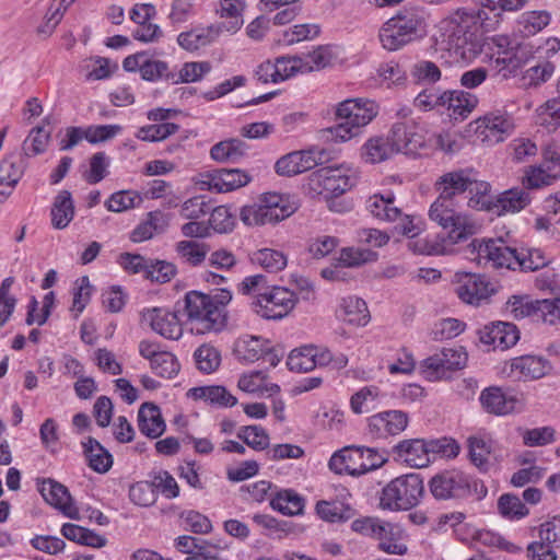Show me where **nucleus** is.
I'll use <instances>...</instances> for the list:
<instances>
[{
	"mask_svg": "<svg viewBox=\"0 0 560 560\" xmlns=\"http://www.w3.org/2000/svg\"><path fill=\"white\" fill-rule=\"evenodd\" d=\"M470 179L465 171L441 176L436 183L440 196L429 210L430 219L447 232L448 240L454 244L468 240L479 230L478 223L470 215L453 206V197L466 192Z\"/></svg>",
	"mask_w": 560,
	"mask_h": 560,
	"instance_id": "obj_1",
	"label": "nucleus"
},
{
	"mask_svg": "<svg viewBox=\"0 0 560 560\" xmlns=\"http://www.w3.org/2000/svg\"><path fill=\"white\" fill-rule=\"evenodd\" d=\"M495 20L474 10L457 9L440 22L442 37L463 60H472L482 50V33L493 31Z\"/></svg>",
	"mask_w": 560,
	"mask_h": 560,
	"instance_id": "obj_2",
	"label": "nucleus"
},
{
	"mask_svg": "<svg viewBox=\"0 0 560 560\" xmlns=\"http://www.w3.org/2000/svg\"><path fill=\"white\" fill-rule=\"evenodd\" d=\"M424 32L423 10L415 7L404 8L382 25L378 37L385 49L395 51L421 38Z\"/></svg>",
	"mask_w": 560,
	"mask_h": 560,
	"instance_id": "obj_3",
	"label": "nucleus"
},
{
	"mask_svg": "<svg viewBox=\"0 0 560 560\" xmlns=\"http://www.w3.org/2000/svg\"><path fill=\"white\" fill-rule=\"evenodd\" d=\"M429 489L436 500L472 497L480 501L488 493V489L481 480L459 469H446L434 475L429 481Z\"/></svg>",
	"mask_w": 560,
	"mask_h": 560,
	"instance_id": "obj_4",
	"label": "nucleus"
},
{
	"mask_svg": "<svg viewBox=\"0 0 560 560\" xmlns=\"http://www.w3.org/2000/svg\"><path fill=\"white\" fill-rule=\"evenodd\" d=\"M378 106L374 101L351 98L339 103L336 117L339 121L328 129L336 141H347L357 137L363 127L377 115Z\"/></svg>",
	"mask_w": 560,
	"mask_h": 560,
	"instance_id": "obj_5",
	"label": "nucleus"
},
{
	"mask_svg": "<svg viewBox=\"0 0 560 560\" xmlns=\"http://www.w3.org/2000/svg\"><path fill=\"white\" fill-rule=\"evenodd\" d=\"M423 493L424 485L419 474L402 475L383 488L380 506L388 511H407L420 503Z\"/></svg>",
	"mask_w": 560,
	"mask_h": 560,
	"instance_id": "obj_6",
	"label": "nucleus"
},
{
	"mask_svg": "<svg viewBox=\"0 0 560 560\" xmlns=\"http://www.w3.org/2000/svg\"><path fill=\"white\" fill-rule=\"evenodd\" d=\"M357 182L355 171L347 165L318 170L311 179L312 189L325 199H330L351 189Z\"/></svg>",
	"mask_w": 560,
	"mask_h": 560,
	"instance_id": "obj_7",
	"label": "nucleus"
},
{
	"mask_svg": "<svg viewBox=\"0 0 560 560\" xmlns=\"http://www.w3.org/2000/svg\"><path fill=\"white\" fill-rule=\"evenodd\" d=\"M472 243L476 257L474 260L485 268L517 270V248L510 247L502 238L481 241L477 246Z\"/></svg>",
	"mask_w": 560,
	"mask_h": 560,
	"instance_id": "obj_8",
	"label": "nucleus"
},
{
	"mask_svg": "<svg viewBox=\"0 0 560 560\" xmlns=\"http://www.w3.org/2000/svg\"><path fill=\"white\" fill-rule=\"evenodd\" d=\"M231 301L232 292L228 289H215L211 294L192 290L184 298L187 315H220Z\"/></svg>",
	"mask_w": 560,
	"mask_h": 560,
	"instance_id": "obj_9",
	"label": "nucleus"
},
{
	"mask_svg": "<svg viewBox=\"0 0 560 560\" xmlns=\"http://www.w3.org/2000/svg\"><path fill=\"white\" fill-rule=\"evenodd\" d=\"M250 182V176L238 168H220L199 174L196 184L201 190L229 192Z\"/></svg>",
	"mask_w": 560,
	"mask_h": 560,
	"instance_id": "obj_10",
	"label": "nucleus"
},
{
	"mask_svg": "<svg viewBox=\"0 0 560 560\" xmlns=\"http://www.w3.org/2000/svg\"><path fill=\"white\" fill-rule=\"evenodd\" d=\"M408 423V413L402 410L382 411L368 419L366 434L373 440H385L404 432Z\"/></svg>",
	"mask_w": 560,
	"mask_h": 560,
	"instance_id": "obj_11",
	"label": "nucleus"
},
{
	"mask_svg": "<svg viewBox=\"0 0 560 560\" xmlns=\"http://www.w3.org/2000/svg\"><path fill=\"white\" fill-rule=\"evenodd\" d=\"M454 283L457 296L467 304L479 305L493 293L491 283L480 275L456 272Z\"/></svg>",
	"mask_w": 560,
	"mask_h": 560,
	"instance_id": "obj_12",
	"label": "nucleus"
},
{
	"mask_svg": "<svg viewBox=\"0 0 560 560\" xmlns=\"http://www.w3.org/2000/svg\"><path fill=\"white\" fill-rule=\"evenodd\" d=\"M512 315H560V298L537 300L530 295H512L506 302Z\"/></svg>",
	"mask_w": 560,
	"mask_h": 560,
	"instance_id": "obj_13",
	"label": "nucleus"
},
{
	"mask_svg": "<svg viewBox=\"0 0 560 560\" xmlns=\"http://www.w3.org/2000/svg\"><path fill=\"white\" fill-rule=\"evenodd\" d=\"M37 490L48 504L58 509L65 516L72 520L79 518V511L73 505L67 487L48 478L37 480Z\"/></svg>",
	"mask_w": 560,
	"mask_h": 560,
	"instance_id": "obj_14",
	"label": "nucleus"
},
{
	"mask_svg": "<svg viewBox=\"0 0 560 560\" xmlns=\"http://www.w3.org/2000/svg\"><path fill=\"white\" fill-rule=\"evenodd\" d=\"M388 139L394 153L400 152L406 155H413L424 145V138L420 128L412 121L396 122L392 127Z\"/></svg>",
	"mask_w": 560,
	"mask_h": 560,
	"instance_id": "obj_15",
	"label": "nucleus"
},
{
	"mask_svg": "<svg viewBox=\"0 0 560 560\" xmlns=\"http://www.w3.org/2000/svg\"><path fill=\"white\" fill-rule=\"evenodd\" d=\"M477 130L483 139L497 143L504 141L515 129L513 117L501 110L487 113L477 120Z\"/></svg>",
	"mask_w": 560,
	"mask_h": 560,
	"instance_id": "obj_16",
	"label": "nucleus"
},
{
	"mask_svg": "<svg viewBox=\"0 0 560 560\" xmlns=\"http://www.w3.org/2000/svg\"><path fill=\"white\" fill-rule=\"evenodd\" d=\"M390 454L396 462L413 468L427 467L431 462L424 439L402 440L392 447Z\"/></svg>",
	"mask_w": 560,
	"mask_h": 560,
	"instance_id": "obj_17",
	"label": "nucleus"
},
{
	"mask_svg": "<svg viewBox=\"0 0 560 560\" xmlns=\"http://www.w3.org/2000/svg\"><path fill=\"white\" fill-rule=\"evenodd\" d=\"M480 341L492 350H506L520 339V331L512 323L497 322L479 331Z\"/></svg>",
	"mask_w": 560,
	"mask_h": 560,
	"instance_id": "obj_18",
	"label": "nucleus"
},
{
	"mask_svg": "<svg viewBox=\"0 0 560 560\" xmlns=\"http://www.w3.org/2000/svg\"><path fill=\"white\" fill-rule=\"evenodd\" d=\"M222 33L223 26H214L213 24L198 25L180 32L177 35L176 42L182 49L188 52H196L213 44Z\"/></svg>",
	"mask_w": 560,
	"mask_h": 560,
	"instance_id": "obj_19",
	"label": "nucleus"
},
{
	"mask_svg": "<svg viewBox=\"0 0 560 560\" xmlns=\"http://www.w3.org/2000/svg\"><path fill=\"white\" fill-rule=\"evenodd\" d=\"M360 459V447L348 446L331 455L328 467L337 475L361 476L366 474V466H361Z\"/></svg>",
	"mask_w": 560,
	"mask_h": 560,
	"instance_id": "obj_20",
	"label": "nucleus"
},
{
	"mask_svg": "<svg viewBox=\"0 0 560 560\" xmlns=\"http://www.w3.org/2000/svg\"><path fill=\"white\" fill-rule=\"evenodd\" d=\"M339 500H322L315 505L319 518L328 523H345L355 515V510L346 500L350 497L349 491L342 488Z\"/></svg>",
	"mask_w": 560,
	"mask_h": 560,
	"instance_id": "obj_21",
	"label": "nucleus"
},
{
	"mask_svg": "<svg viewBox=\"0 0 560 560\" xmlns=\"http://www.w3.org/2000/svg\"><path fill=\"white\" fill-rule=\"evenodd\" d=\"M479 401L488 413L504 416L514 411L517 399L506 395L501 387L490 386L480 393Z\"/></svg>",
	"mask_w": 560,
	"mask_h": 560,
	"instance_id": "obj_22",
	"label": "nucleus"
},
{
	"mask_svg": "<svg viewBox=\"0 0 560 560\" xmlns=\"http://www.w3.org/2000/svg\"><path fill=\"white\" fill-rule=\"evenodd\" d=\"M187 397L195 400H203L211 406L220 408H229L237 404V398L221 385L198 386L189 388L187 392Z\"/></svg>",
	"mask_w": 560,
	"mask_h": 560,
	"instance_id": "obj_23",
	"label": "nucleus"
},
{
	"mask_svg": "<svg viewBox=\"0 0 560 560\" xmlns=\"http://www.w3.org/2000/svg\"><path fill=\"white\" fill-rule=\"evenodd\" d=\"M295 293L284 287H275L270 292H265L258 304L273 312V315H288L296 304Z\"/></svg>",
	"mask_w": 560,
	"mask_h": 560,
	"instance_id": "obj_24",
	"label": "nucleus"
},
{
	"mask_svg": "<svg viewBox=\"0 0 560 560\" xmlns=\"http://www.w3.org/2000/svg\"><path fill=\"white\" fill-rule=\"evenodd\" d=\"M551 369L550 362L542 357L526 354L511 361V371L518 373L524 380H539Z\"/></svg>",
	"mask_w": 560,
	"mask_h": 560,
	"instance_id": "obj_25",
	"label": "nucleus"
},
{
	"mask_svg": "<svg viewBox=\"0 0 560 560\" xmlns=\"http://www.w3.org/2000/svg\"><path fill=\"white\" fill-rule=\"evenodd\" d=\"M478 97L462 90H446L443 109L454 119L466 118L477 106Z\"/></svg>",
	"mask_w": 560,
	"mask_h": 560,
	"instance_id": "obj_26",
	"label": "nucleus"
},
{
	"mask_svg": "<svg viewBox=\"0 0 560 560\" xmlns=\"http://www.w3.org/2000/svg\"><path fill=\"white\" fill-rule=\"evenodd\" d=\"M138 428L148 438L156 439L165 431V422L160 408L152 402H144L138 411Z\"/></svg>",
	"mask_w": 560,
	"mask_h": 560,
	"instance_id": "obj_27",
	"label": "nucleus"
},
{
	"mask_svg": "<svg viewBox=\"0 0 560 560\" xmlns=\"http://www.w3.org/2000/svg\"><path fill=\"white\" fill-rule=\"evenodd\" d=\"M270 506L288 516L303 514L305 500L293 489H280L271 494Z\"/></svg>",
	"mask_w": 560,
	"mask_h": 560,
	"instance_id": "obj_28",
	"label": "nucleus"
},
{
	"mask_svg": "<svg viewBox=\"0 0 560 560\" xmlns=\"http://www.w3.org/2000/svg\"><path fill=\"white\" fill-rule=\"evenodd\" d=\"M82 446L92 470L105 474L112 468V454L96 439L89 436L85 442H82Z\"/></svg>",
	"mask_w": 560,
	"mask_h": 560,
	"instance_id": "obj_29",
	"label": "nucleus"
},
{
	"mask_svg": "<svg viewBox=\"0 0 560 560\" xmlns=\"http://www.w3.org/2000/svg\"><path fill=\"white\" fill-rule=\"evenodd\" d=\"M314 167V163L305 150L293 151L281 156L275 164L276 173L280 176H294Z\"/></svg>",
	"mask_w": 560,
	"mask_h": 560,
	"instance_id": "obj_30",
	"label": "nucleus"
},
{
	"mask_svg": "<svg viewBox=\"0 0 560 560\" xmlns=\"http://www.w3.org/2000/svg\"><path fill=\"white\" fill-rule=\"evenodd\" d=\"M23 175V167L16 158L10 155L0 162V202L10 196Z\"/></svg>",
	"mask_w": 560,
	"mask_h": 560,
	"instance_id": "obj_31",
	"label": "nucleus"
},
{
	"mask_svg": "<svg viewBox=\"0 0 560 560\" xmlns=\"http://www.w3.org/2000/svg\"><path fill=\"white\" fill-rule=\"evenodd\" d=\"M276 223L292 215L298 210V203L289 195L266 192L260 196Z\"/></svg>",
	"mask_w": 560,
	"mask_h": 560,
	"instance_id": "obj_32",
	"label": "nucleus"
},
{
	"mask_svg": "<svg viewBox=\"0 0 560 560\" xmlns=\"http://www.w3.org/2000/svg\"><path fill=\"white\" fill-rule=\"evenodd\" d=\"M530 201L529 195L520 188H512L500 194L492 208L498 214L514 213L524 209Z\"/></svg>",
	"mask_w": 560,
	"mask_h": 560,
	"instance_id": "obj_33",
	"label": "nucleus"
},
{
	"mask_svg": "<svg viewBox=\"0 0 560 560\" xmlns=\"http://www.w3.org/2000/svg\"><path fill=\"white\" fill-rule=\"evenodd\" d=\"M74 217V205L68 190L60 191L52 203L51 224L55 229L62 230L69 225Z\"/></svg>",
	"mask_w": 560,
	"mask_h": 560,
	"instance_id": "obj_34",
	"label": "nucleus"
},
{
	"mask_svg": "<svg viewBox=\"0 0 560 560\" xmlns=\"http://www.w3.org/2000/svg\"><path fill=\"white\" fill-rule=\"evenodd\" d=\"M247 144L238 139L231 138L215 143L210 150V156L217 162H236L245 155Z\"/></svg>",
	"mask_w": 560,
	"mask_h": 560,
	"instance_id": "obj_35",
	"label": "nucleus"
},
{
	"mask_svg": "<svg viewBox=\"0 0 560 560\" xmlns=\"http://www.w3.org/2000/svg\"><path fill=\"white\" fill-rule=\"evenodd\" d=\"M249 259L254 265L264 268L268 272H279L288 264L287 256L278 249L261 248L249 254Z\"/></svg>",
	"mask_w": 560,
	"mask_h": 560,
	"instance_id": "obj_36",
	"label": "nucleus"
},
{
	"mask_svg": "<svg viewBox=\"0 0 560 560\" xmlns=\"http://www.w3.org/2000/svg\"><path fill=\"white\" fill-rule=\"evenodd\" d=\"M116 69V63L110 65L109 59L98 56L84 59L80 66L86 81L108 79Z\"/></svg>",
	"mask_w": 560,
	"mask_h": 560,
	"instance_id": "obj_37",
	"label": "nucleus"
},
{
	"mask_svg": "<svg viewBox=\"0 0 560 560\" xmlns=\"http://www.w3.org/2000/svg\"><path fill=\"white\" fill-rule=\"evenodd\" d=\"M304 73L319 71L331 66L337 55L331 46H318L306 55H300Z\"/></svg>",
	"mask_w": 560,
	"mask_h": 560,
	"instance_id": "obj_38",
	"label": "nucleus"
},
{
	"mask_svg": "<svg viewBox=\"0 0 560 560\" xmlns=\"http://www.w3.org/2000/svg\"><path fill=\"white\" fill-rule=\"evenodd\" d=\"M267 341L255 336L240 339L234 348L236 359L243 363H253L260 360Z\"/></svg>",
	"mask_w": 560,
	"mask_h": 560,
	"instance_id": "obj_39",
	"label": "nucleus"
},
{
	"mask_svg": "<svg viewBox=\"0 0 560 560\" xmlns=\"http://www.w3.org/2000/svg\"><path fill=\"white\" fill-rule=\"evenodd\" d=\"M394 149L388 138L375 137L362 147L361 155L368 163H381L394 155Z\"/></svg>",
	"mask_w": 560,
	"mask_h": 560,
	"instance_id": "obj_40",
	"label": "nucleus"
},
{
	"mask_svg": "<svg viewBox=\"0 0 560 560\" xmlns=\"http://www.w3.org/2000/svg\"><path fill=\"white\" fill-rule=\"evenodd\" d=\"M244 3L241 0H221L220 16L230 19L229 22L213 24L214 26H223V32L235 33L243 25L242 11Z\"/></svg>",
	"mask_w": 560,
	"mask_h": 560,
	"instance_id": "obj_41",
	"label": "nucleus"
},
{
	"mask_svg": "<svg viewBox=\"0 0 560 560\" xmlns=\"http://www.w3.org/2000/svg\"><path fill=\"white\" fill-rule=\"evenodd\" d=\"M237 438L256 452H267L270 446V436L267 430L259 424L241 427Z\"/></svg>",
	"mask_w": 560,
	"mask_h": 560,
	"instance_id": "obj_42",
	"label": "nucleus"
},
{
	"mask_svg": "<svg viewBox=\"0 0 560 560\" xmlns=\"http://www.w3.org/2000/svg\"><path fill=\"white\" fill-rule=\"evenodd\" d=\"M553 72V63L544 60L526 69L520 78V84L524 89L537 88L547 82L552 77Z\"/></svg>",
	"mask_w": 560,
	"mask_h": 560,
	"instance_id": "obj_43",
	"label": "nucleus"
},
{
	"mask_svg": "<svg viewBox=\"0 0 560 560\" xmlns=\"http://www.w3.org/2000/svg\"><path fill=\"white\" fill-rule=\"evenodd\" d=\"M560 50V40L558 38L551 37L548 38L545 42V45H534V43H523L520 44L514 54V58L520 62H525L529 58H534L535 55H538L539 57H542V54L545 52L546 56H549L550 54L553 55Z\"/></svg>",
	"mask_w": 560,
	"mask_h": 560,
	"instance_id": "obj_44",
	"label": "nucleus"
},
{
	"mask_svg": "<svg viewBox=\"0 0 560 560\" xmlns=\"http://www.w3.org/2000/svg\"><path fill=\"white\" fill-rule=\"evenodd\" d=\"M208 252L209 246L205 243L180 241L176 244L178 257L192 267L200 266L206 260Z\"/></svg>",
	"mask_w": 560,
	"mask_h": 560,
	"instance_id": "obj_45",
	"label": "nucleus"
},
{
	"mask_svg": "<svg viewBox=\"0 0 560 560\" xmlns=\"http://www.w3.org/2000/svg\"><path fill=\"white\" fill-rule=\"evenodd\" d=\"M240 218L248 226H258L265 224H275L272 212H269L262 199L259 197L257 202L244 206L241 209Z\"/></svg>",
	"mask_w": 560,
	"mask_h": 560,
	"instance_id": "obj_46",
	"label": "nucleus"
},
{
	"mask_svg": "<svg viewBox=\"0 0 560 560\" xmlns=\"http://www.w3.org/2000/svg\"><path fill=\"white\" fill-rule=\"evenodd\" d=\"M468 443V456L471 464L480 471L487 472L490 468L489 456L491 453L490 444L482 438L470 436Z\"/></svg>",
	"mask_w": 560,
	"mask_h": 560,
	"instance_id": "obj_47",
	"label": "nucleus"
},
{
	"mask_svg": "<svg viewBox=\"0 0 560 560\" xmlns=\"http://www.w3.org/2000/svg\"><path fill=\"white\" fill-rule=\"evenodd\" d=\"M228 317H187L184 329L192 335H206L220 332L225 329Z\"/></svg>",
	"mask_w": 560,
	"mask_h": 560,
	"instance_id": "obj_48",
	"label": "nucleus"
},
{
	"mask_svg": "<svg viewBox=\"0 0 560 560\" xmlns=\"http://www.w3.org/2000/svg\"><path fill=\"white\" fill-rule=\"evenodd\" d=\"M368 209L377 219L395 221L400 217V210L394 206V197L374 195L368 200Z\"/></svg>",
	"mask_w": 560,
	"mask_h": 560,
	"instance_id": "obj_49",
	"label": "nucleus"
},
{
	"mask_svg": "<svg viewBox=\"0 0 560 560\" xmlns=\"http://www.w3.org/2000/svg\"><path fill=\"white\" fill-rule=\"evenodd\" d=\"M549 22L550 14L547 11H528L517 19V30L524 36H532L545 28Z\"/></svg>",
	"mask_w": 560,
	"mask_h": 560,
	"instance_id": "obj_50",
	"label": "nucleus"
},
{
	"mask_svg": "<svg viewBox=\"0 0 560 560\" xmlns=\"http://www.w3.org/2000/svg\"><path fill=\"white\" fill-rule=\"evenodd\" d=\"M313 358V345L303 346L290 352L287 366L292 372L307 373L315 369Z\"/></svg>",
	"mask_w": 560,
	"mask_h": 560,
	"instance_id": "obj_51",
	"label": "nucleus"
},
{
	"mask_svg": "<svg viewBox=\"0 0 560 560\" xmlns=\"http://www.w3.org/2000/svg\"><path fill=\"white\" fill-rule=\"evenodd\" d=\"M467 192L470 195L468 206L478 210L492 209L493 197L490 195V185L483 180L470 179Z\"/></svg>",
	"mask_w": 560,
	"mask_h": 560,
	"instance_id": "obj_52",
	"label": "nucleus"
},
{
	"mask_svg": "<svg viewBox=\"0 0 560 560\" xmlns=\"http://www.w3.org/2000/svg\"><path fill=\"white\" fill-rule=\"evenodd\" d=\"M94 287L91 284L88 276H82L73 282L71 290L72 302L70 312L82 313L90 303Z\"/></svg>",
	"mask_w": 560,
	"mask_h": 560,
	"instance_id": "obj_53",
	"label": "nucleus"
},
{
	"mask_svg": "<svg viewBox=\"0 0 560 560\" xmlns=\"http://www.w3.org/2000/svg\"><path fill=\"white\" fill-rule=\"evenodd\" d=\"M549 260L539 248H517V270L528 272L536 271L547 266Z\"/></svg>",
	"mask_w": 560,
	"mask_h": 560,
	"instance_id": "obj_54",
	"label": "nucleus"
},
{
	"mask_svg": "<svg viewBox=\"0 0 560 560\" xmlns=\"http://www.w3.org/2000/svg\"><path fill=\"white\" fill-rule=\"evenodd\" d=\"M557 179L551 167L545 168L542 165L529 166L522 178V184L527 189H539L550 186Z\"/></svg>",
	"mask_w": 560,
	"mask_h": 560,
	"instance_id": "obj_55",
	"label": "nucleus"
},
{
	"mask_svg": "<svg viewBox=\"0 0 560 560\" xmlns=\"http://www.w3.org/2000/svg\"><path fill=\"white\" fill-rule=\"evenodd\" d=\"M499 513L508 520H521L528 515L529 511L522 500L512 493H504L498 500Z\"/></svg>",
	"mask_w": 560,
	"mask_h": 560,
	"instance_id": "obj_56",
	"label": "nucleus"
},
{
	"mask_svg": "<svg viewBox=\"0 0 560 560\" xmlns=\"http://www.w3.org/2000/svg\"><path fill=\"white\" fill-rule=\"evenodd\" d=\"M376 259L377 254L375 252L357 247L342 248L338 257L339 265L347 268L360 267Z\"/></svg>",
	"mask_w": 560,
	"mask_h": 560,
	"instance_id": "obj_57",
	"label": "nucleus"
},
{
	"mask_svg": "<svg viewBox=\"0 0 560 560\" xmlns=\"http://www.w3.org/2000/svg\"><path fill=\"white\" fill-rule=\"evenodd\" d=\"M194 359L197 369L205 374L214 372L221 363L220 351L208 345H202L197 348L194 352Z\"/></svg>",
	"mask_w": 560,
	"mask_h": 560,
	"instance_id": "obj_58",
	"label": "nucleus"
},
{
	"mask_svg": "<svg viewBox=\"0 0 560 560\" xmlns=\"http://www.w3.org/2000/svg\"><path fill=\"white\" fill-rule=\"evenodd\" d=\"M151 328L160 336L178 340L183 336L184 323L179 322V317H150Z\"/></svg>",
	"mask_w": 560,
	"mask_h": 560,
	"instance_id": "obj_59",
	"label": "nucleus"
},
{
	"mask_svg": "<svg viewBox=\"0 0 560 560\" xmlns=\"http://www.w3.org/2000/svg\"><path fill=\"white\" fill-rule=\"evenodd\" d=\"M465 328L466 324L458 318L444 317L434 324L431 335L434 340L442 341L459 336Z\"/></svg>",
	"mask_w": 560,
	"mask_h": 560,
	"instance_id": "obj_60",
	"label": "nucleus"
},
{
	"mask_svg": "<svg viewBox=\"0 0 560 560\" xmlns=\"http://www.w3.org/2000/svg\"><path fill=\"white\" fill-rule=\"evenodd\" d=\"M151 481L155 493L165 499H175L179 495V486L175 478L167 470H158L151 474Z\"/></svg>",
	"mask_w": 560,
	"mask_h": 560,
	"instance_id": "obj_61",
	"label": "nucleus"
},
{
	"mask_svg": "<svg viewBox=\"0 0 560 560\" xmlns=\"http://www.w3.org/2000/svg\"><path fill=\"white\" fill-rule=\"evenodd\" d=\"M413 105L422 112L443 109V105H445V91L436 88L424 89L415 97Z\"/></svg>",
	"mask_w": 560,
	"mask_h": 560,
	"instance_id": "obj_62",
	"label": "nucleus"
},
{
	"mask_svg": "<svg viewBox=\"0 0 560 560\" xmlns=\"http://www.w3.org/2000/svg\"><path fill=\"white\" fill-rule=\"evenodd\" d=\"M150 368L155 375L166 380L174 378L180 371L176 355L168 351L162 352L158 359H153Z\"/></svg>",
	"mask_w": 560,
	"mask_h": 560,
	"instance_id": "obj_63",
	"label": "nucleus"
},
{
	"mask_svg": "<svg viewBox=\"0 0 560 560\" xmlns=\"http://www.w3.org/2000/svg\"><path fill=\"white\" fill-rule=\"evenodd\" d=\"M540 125L557 128L560 126V93L546 101L537 109Z\"/></svg>",
	"mask_w": 560,
	"mask_h": 560,
	"instance_id": "obj_64",
	"label": "nucleus"
}]
</instances>
